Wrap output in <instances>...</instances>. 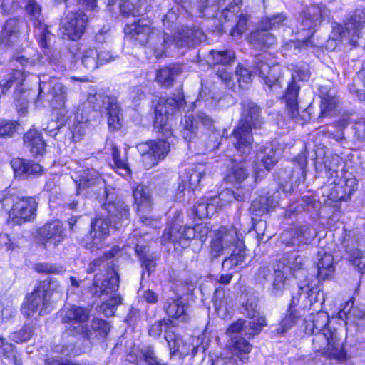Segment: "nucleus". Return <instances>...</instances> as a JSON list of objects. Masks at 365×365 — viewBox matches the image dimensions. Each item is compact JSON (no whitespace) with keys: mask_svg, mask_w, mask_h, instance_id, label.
I'll use <instances>...</instances> for the list:
<instances>
[{"mask_svg":"<svg viewBox=\"0 0 365 365\" xmlns=\"http://www.w3.org/2000/svg\"><path fill=\"white\" fill-rule=\"evenodd\" d=\"M242 108L240 119L232 133V142L236 150L246 156L252 148V130L260 128L263 120L260 108L252 101H242Z\"/></svg>","mask_w":365,"mask_h":365,"instance_id":"f257e3e1","label":"nucleus"},{"mask_svg":"<svg viewBox=\"0 0 365 365\" xmlns=\"http://www.w3.org/2000/svg\"><path fill=\"white\" fill-rule=\"evenodd\" d=\"M232 225L222 226L215 233L211 242L210 255L212 258L221 255L225 249L235 246L232 254L226 258L222 265L228 267L240 265L245 258V246L242 239V234Z\"/></svg>","mask_w":365,"mask_h":365,"instance_id":"f03ea898","label":"nucleus"},{"mask_svg":"<svg viewBox=\"0 0 365 365\" xmlns=\"http://www.w3.org/2000/svg\"><path fill=\"white\" fill-rule=\"evenodd\" d=\"M327 15V9L319 5H311L300 15L299 21L302 31H306L304 38L290 40L283 46L284 51L297 54L302 50H307L316 46L312 40L315 28L322 22V19Z\"/></svg>","mask_w":365,"mask_h":365,"instance_id":"7ed1b4c3","label":"nucleus"},{"mask_svg":"<svg viewBox=\"0 0 365 365\" xmlns=\"http://www.w3.org/2000/svg\"><path fill=\"white\" fill-rule=\"evenodd\" d=\"M290 70L292 73V82L289 83L285 94L284 101L286 105L287 115L289 118L296 123L303 125L310 120V115L307 109H304L301 113L299 111L298 94L299 86L296 83L297 78L300 81H306L309 77V73L307 68H302L299 66L291 65Z\"/></svg>","mask_w":365,"mask_h":365,"instance_id":"20e7f679","label":"nucleus"},{"mask_svg":"<svg viewBox=\"0 0 365 365\" xmlns=\"http://www.w3.org/2000/svg\"><path fill=\"white\" fill-rule=\"evenodd\" d=\"M52 281H42L35 289L27 296L22 307V313L27 317L35 314L40 316L48 314L53 309L51 297L56 286Z\"/></svg>","mask_w":365,"mask_h":365,"instance_id":"39448f33","label":"nucleus"},{"mask_svg":"<svg viewBox=\"0 0 365 365\" xmlns=\"http://www.w3.org/2000/svg\"><path fill=\"white\" fill-rule=\"evenodd\" d=\"M185 104L183 94L178 91L177 94L168 98H159L155 107V120L153 126L158 133H161L167 138L172 135L171 127L168 123L169 114L181 108Z\"/></svg>","mask_w":365,"mask_h":365,"instance_id":"423d86ee","label":"nucleus"},{"mask_svg":"<svg viewBox=\"0 0 365 365\" xmlns=\"http://www.w3.org/2000/svg\"><path fill=\"white\" fill-rule=\"evenodd\" d=\"M25 79V71L16 69L0 81V97L6 95L12 86H15L14 99L17 110L21 115L26 113L29 101L35 96L34 91L22 88Z\"/></svg>","mask_w":365,"mask_h":365,"instance_id":"0eeeda50","label":"nucleus"},{"mask_svg":"<svg viewBox=\"0 0 365 365\" xmlns=\"http://www.w3.org/2000/svg\"><path fill=\"white\" fill-rule=\"evenodd\" d=\"M103 208L108 213V220L113 228L120 230L129 222V210L125 202L111 190L106 189Z\"/></svg>","mask_w":365,"mask_h":365,"instance_id":"6e6552de","label":"nucleus"},{"mask_svg":"<svg viewBox=\"0 0 365 365\" xmlns=\"http://www.w3.org/2000/svg\"><path fill=\"white\" fill-rule=\"evenodd\" d=\"M14 202L9 211V218L16 224H22L34 220L38 207L36 197H25L13 192Z\"/></svg>","mask_w":365,"mask_h":365,"instance_id":"1a4fd4ad","label":"nucleus"},{"mask_svg":"<svg viewBox=\"0 0 365 365\" xmlns=\"http://www.w3.org/2000/svg\"><path fill=\"white\" fill-rule=\"evenodd\" d=\"M365 29V12L356 11L347 20L344 26L336 24L333 29L334 35L338 38H347L353 46H357V41L361 37Z\"/></svg>","mask_w":365,"mask_h":365,"instance_id":"9d476101","label":"nucleus"},{"mask_svg":"<svg viewBox=\"0 0 365 365\" xmlns=\"http://www.w3.org/2000/svg\"><path fill=\"white\" fill-rule=\"evenodd\" d=\"M142 163L147 170L155 166L170 151V143L165 140H150L138 145Z\"/></svg>","mask_w":365,"mask_h":365,"instance_id":"9b49d317","label":"nucleus"},{"mask_svg":"<svg viewBox=\"0 0 365 365\" xmlns=\"http://www.w3.org/2000/svg\"><path fill=\"white\" fill-rule=\"evenodd\" d=\"M281 68L274 64L272 60L267 55L257 56L253 61L252 73L257 75L262 82L269 88L275 84H282Z\"/></svg>","mask_w":365,"mask_h":365,"instance_id":"f8f14e48","label":"nucleus"},{"mask_svg":"<svg viewBox=\"0 0 365 365\" xmlns=\"http://www.w3.org/2000/svg\"><path fill=\"white\" fill-rule=\"evenodd\" d=\"M105 266L107 267L108 270L104 279L101 280L96 275L90 287V293L94 297L99 298L102 295L111 294L119 288L120 276L113 262H108Z\"/></svg>","mask_w":365,"mask_h":365,"instance_id":"ddd939ff","label":"nucleus"},{"mask_svg":"<svg viewBox=\"0 0 365 365\" xmlns=\"http://www.w3.org/2000/svg\"><path fill=\"white\" fill-rule=\"evenodd\" d=\"M38 240L46 250L55 249L66 237L61 222L53 220L45 224L37 230Z\"/></svg>","mask_w":365,"mask_h":365,"instance_id":"4468645a","label":"nucleus"},{"mask_svg":"<svg viewBox=\"0 0 365 365\" xmlns=\"http://www.w3.org/2000/svg\"><path fill=\"white\" fill-rule=\"evenodd\" d=\"M61 322L63 323H72L77 324L73 327V334H79L88 337L90 331L83 324L87 322L90 317V309L80 306L71 305L64 307L61 311Z\"/></svg>","mask_w":365,"mask_h":365,"instance_id":"2eb2a0df","label":"nucleus"},{"mask_svg":"<svg viewBox=\"0 0 365 365\" xmlns=\"http://www.w3.org/2000/svg\"><path fill=\"white\" fill-rule=\"evenodd\" d=\"M235 59V53L232 50H210L205 56V61L209 66L222 65L225 68L218 69L216 75L222 82L228 83L231 81L232 73L228 71L227 67L234 63Z\"/></svg>","mask_w":365,"mask_h":365,"instance_id":"dca6fc26","label":"nucleus"},{"mask_svg":"<svg viewBox=\"0 0 365 365\" xmlns=\"http://www.w3.org/2000/svg\"><path fill=\"white\" fill-rule=\"evenodd\" d=\"M87 16L82 11L71 12L61 20L63 38L76 41L83 36L87 23Z\"/></svg>","mask_w":365,"mask_h":365,"instance_id":"f3484780","label":"nucleus"},{"mask_svg":"<svg viewBox=\"0 0 365 365\" xmlns=\"http://www.w3.org/2000/svg\"><path fill=\"white\" fill-rule=\"evenodd\" d=\"M88 235L81 241V244L86 249H99L103 241L109 236L110 225L103 217H96L92 220Z\"/></svg>","mask_w":365,"mask_h":365,"instance_id":"a211bd4d","label":"nucleus"},{"mask_svg":"<svg viewBox=\"0 0 365 365\" xmlns=\"http://www.w3.org/2000/svg\"><path fill=\"white\" fill-rule=\"evenodd\" d=\"M82 66L89 71H93L100 66L113 60L112 55L108 51H98L93 47H80L78 56Z\"/></svg>","mask_w":365,"mask_h":365,"instance_id":"6ab92c4d","label":"nucleus"},{"mask_svg":"<svg viewBox=\"0 0 365 365\" xmlns=\"http://www.w3.org/2000/svg\"><path fill=\"white\" fill-rule=\"evenodd\" d=\"M198 123L210 130L214 125V120L207 115L203 113H198L195 117L185 116L182 121V135L185 140L189 142L193 141L197 138Z\"/></svg>","mask_w":365,"mask_h":365,"instance_id":"aec40b11","label":"nucleus"},{"mask_svg":"<svg viewBox=\"0 0 365 365\" xmlns=\"http://www.w3.org/2000/svg\"><path fill=\"white\" fill-rule=\"evenodd\" d=\"M313 280L312 279H306L300 280L298 282V291L293 294L289 308L296 309V307L300 305L302 309H306L312 306L316 300L314 294L315 293L314 287L312 286Z\"/></svg>","mask_w":365,"mask_h":365,"instance_id":"412c9836","label":"nucleus"},{"mask_svg":"<svg viewBox=\"0 0 365 365\" xmlns=\"http://www.w3.org/2000/svg\"><path fill=\"white\" fill-rule=\"evenodd\" d=\"M312 334V346L316 352L331 355L332 351L336 350L339 346L335 329H324L322 332Z\"/></svg>","mask_w":365,"mask_h":365,"instance_id":"4be33fe9","label":"nucleus"},{"mask_svg":"<svg viewBox=\"0 0 365 365\" xmlns=\"http://www.w3.org/2000/svg\"><path fill=\"white\" fill-rule=\"evenodd\" d=\"M171 324V321L168 319L164 318L156 321L152 324L148 329V334L153 339H158L163 331L165 332V339L171 352H176L178 351L182 340L176 336L173 332L168 331Z\"/></svg>","mask_w":365,"mask_h":365,"instance_id":"5701e85b","label":"nucleus"},{"mask_svg":"<svg viewBox=\"0 0 365 365\" xmlns=\"http://www.w3.org/2000/svg\"><path fill=\"white\" fill-rule=\"evenodd\" d=\"M317 235L316 231L309 225H301L293 230L284 232L282 241L287 245L298 246L309 244Z\"/></svg>","mask_w":365,"mask_h":365,"instance_id":"b1692460","label":"nucleus"},{"mask_svg":"<svg viewBox=\"0 0 365 365\" xmlns=\"http://www.w3.org/2000/svg\"><path fill=\"white\" fill-rule=\"evenodd\" d=\"M146 44V53L153 54L156 58L165 56L168 47L173 41V38L163 31L157 29Z\"/></svg>","mask_w":365,"mask_h":365,"instance_id":"393cba45","label":"nucleus"},{"mask_svg":"<svg viewBox=\"0 0 365 365\" xmlns=\"http://www.w3.org/2000/svg\"><path fill=\"white\" fill-rule=\"evenodd\" d=\"M278 157L272 145L262 147L257 154L254 170L256 178L263 176L264 171H269L277 163Z\"/></svg>","mask_w":365,"mask_h":365,"instance_id":"a878e982","label":"nucleus"},{"mask_svg":"<svg viewBox=\"0 0 365 365\" xmlns=\"http://www.w3.org/2000/svg\"><path fill=\"white\" fill-rule=\"evenodd\" d=\"M193 230L192 227L173 226L165 228L162 236L163 242H171L173 243H178L185 247L188 245L189 242L193 238Z\"/></svg>","mask_w":365,"mask_h":365,"instance_id":"bb28decb","label":"nucleus"},{"mask_svg":"<svg viewBox=\"0 0 365 365\" xmlns=\"http://www.w3.org/2000/svg\"><path fill=\"white\" fill-rule=\"evenodd\" d=\"M157 29L152 27L147 21L140 19L128 26L125 32L132 39L138 41L140 45L146 46L150 37L153 35V31H155Z\"/></svg>","mask_w":365,"mask_h":365,"instance_id":"cd10ccee","label":"nucleus"},{"mask_svg":"<svg viewBox=\"0 0 365 365\" xmlns=\"http://www.w3.org/2000/svg\"><path fill=\"white\" fill-rule=\"evenodd\" d=\"M11 164L16 175L22 178L38 175L42 172L41 165L30 160L15 158Z\"/></svg>","mask_w":365,"mask_h":365,"instance_id":"c85d7f7f","label":"nucleus"},{"mask_svg":"<svg viewBox=\"0 0 365 365\" xmlns=\"http://www.w3.org/2000/svg\"><path fill=\"white\" fill-rule=\"evenodd\" d=\"M281 267L286 266L285 270L291 272L292 274L299 280H302V277L308 279L306 276L307 272L303 269L304 258L300 255L289 254L284 256L278 263Z\"/></svg>","mask_w":365,"mask_h":365,"instance_id":"c756f323","label":"nucleus"},{"mask_svg":"<svg viewBox=\"0 0 365 365\" xmlns=\"http://www.w3.org/2000/svg\"><path fill=\"white\" fill-rule=\"evenodd\" d=\"M207 39L206 34L199 27L187 28L177 37V44L180 46H194Z\"/></svg>","mask_w":365,"mask_h":365,"instance_id":"7c9ffc66","label":"nucleus"},{"mask_svg":"<svg viewBox=\"0 0 365 365\" xmlns=\"http://www.w3.org/2000/svg\"><path fill=\"white\" fill-rule=\"evenodd\" d=\"M21 23V21L16 18H11L6 21L0 34L1 45L4 47L14 45L18 38Z\"/></svg>","mask_w":365,"mask_h":365,"instance_id":"2f4dec72","label":"nucleus"},{"mask_svg":"<svg viewBox=\"0 0 365 365\" xmlns=\"http://www.w3.org/2000/svg\"><path fill=\"white\" fill-rule=\"evenodd\" d=\"M277 197L275 194L267 193L254 200L250 207V212L255 216H262L267 213L278 205Z\"/></svg>","mask_w":365,"mask_h":365,"instance_id":"473e14b6","label":"nucleus"},{"mask_svg":"<svg viewBox=\"0 0 365 365\" xmlns=\"http://www.w3.org/2000/svg\"><path fill=\"white\" fill-rule=\"evenodd\" d=\"M268 29H264L261 27L257 31L252 32L249 39L252 46L257 49L263 51L272 47L277 42L276 37Z\"/></svg>","mask_w":365,"mask_h":365,"instance_id":"72a5a7b5","label":"nucleus"},{"mask_svg":"<svg viewBox=\"0 0 365 365\" xmlns=\"http://www.w3.org/2000/svg\"><path fill=\"white\" fill-rule=\"evenodd\" d=\"M24 145L34 156L43 155L46 149L41 133L35 129L29 130L24 134Z\"/></svg>","mask_w":365,"mask_h":365,"instance_id":"f704fd0d","label":"nucleus"},{"mask_svg":"<svg viewBox=\"0 0 365 365\" xmlns=\"http://www.w3.org/2000/svg\"><path fill=\"white\" fill-rule=\"evenodd\" d=\"M77 186V192L81 190L92 188L101 182L99 173L93 168H87L78 171L77 179L75 180Z\"/></svg>","mask_w":365,"mask_h":365,"instance_id":"c9c22d12","label":"nucleus"},{"mask_svg":"<svg viewBox=\"0 0 365 365\" xmlns=\"http://www.w3.org/2000/svg\"><path fill=\"white\" fill-rule=\"evenodd\" d=\"M286 266L281 267L277 265V269H274V279L272 286L269 289L270 294L274 297H280L283 292L287 289L289 286V279L287 277V270H285Z\"/></svg>","mask_w":365,"mask_h":365,"instance_id":"e433bc0d","label":"nucleus"},{"mask_svg":"<svg viewBox=\"0 0 365 365\" xmlns=\"http://www.w3.org/2000/svg\"><path fill=\"white\" fill-rule=\"evenodd\" d=\"M317 267L319 280L330 279L335 271L333 256L324 251L319 252Z\"/></svg>","mask_w":365,"mask_h":365,"instance_id":"4c0bfd02","label":"nucleus"},{"mask_svg":"<svg viewBox=\"0 0 365 365\" xmlns=\"http://www.w3.org/2000/svg\"><path fill=\"white\" fill-rule=\"evenodd\" d=\"M319 92L322 100L320 105L321 115L326 116L336 108L339 101L336 96L335 91L327 86H320Z\"/></svg>","mask_w":365,"mask_h":365,"instance_id":"58836bf2","label":"nucleus"},{"mask_svg":"<svg viewBox=\"0 0 365 365\" xmlns=\"http://www.w3.org/2000/svg\"><path fill=\"white\" fill-rule=\"evenodd\" d=\"M247 193L242 189H237L235 191L231 189H225L217 196L212 197V201L217 208L223 207L233 201L242 202L246 199Z\"/></svg>","mask_w":365,"mask_h":365,"instance_id":"ea45409f","label":"nucleus"},{"mask_svg":"<svg viewBox=\"0 0 365 365\" xmlns=\"http://www.w3.org/2000/svg\"><path fill=\"white\" fill-rule=\"evenodd\" d=\"M207 168L204 163L192 164L185 171L183 178L188 182L189 188L196 190L201 180L205 176Z\"/></svg>","mask_w":365,"mask_h":365,"instance_id":"a19ab883","label":"nucleus"},{"mask_svg":"<svg viewBox=\"0 0 365 365\" xmlns=\"http://www.w3.org/2000/svg\"><path fill=\"white\" fill-rule=\"evenodd\" d=\"M182 72L180 66L173 65L157 71L155 79L161 86L169 88L173 85L175 78Z\"/></svg>","mask_w":365,"mask_h":365,"instance_id":"79ce46f5","label":"nucleus"},{"mask_svg":"<svg viewBox=\"0 0 365 365\" xmlns=\"http://www.w3.org/2000/svg\"><path fill=\"white\" fill-rule=\"evenodd\" d=\"M112 100H117L115 96L105 95L101 92L90 93L88 95L86 103L93 110L101 111L106 110L107 106H110Z\"/></svg>","mask_w":365,"mask_h":365,"instance_id":"37998d69","label":"nucleus"},{"mask_svg":"<svg viewBox=\"0 0 365 365\" xmlns=\"http://www.w3.org/2000/svg\"><path fill=\"white\" fill-rule=\"evenodd\" d=\"M135 202L138 205V211L150 210L152 200L149 189L142 185H138L133 191Z\"/></svg>","mask_w":365,"mask_h":365,"instance_id":"c03bdc74","label":"nucleus"},{"mask_svg":"<svg viewBox=\"0 0 365 365\" xmlns=\"http://www.w3.org/2000/svg\"><path fill=\"white\" fill-rule=\"evenodd\" d=\"M49 92L53 96V101L56 103V107H63L68 97L67 88L57 79L52 78L49 83Z\"/></svg>","mask_w":365,"mask_h":365,"instance_id":"a18cd8bd","label":"nucleus"},{"mask_svg":"<svg viewBox=\"0 0 365 365\" xmlns=\"http://www.w3.org/2000/svg\"><path fill=\"white\" fill-rule=\"evenodd\" d=\"M249 176L248 164L245 161H240L231 168L226 179L232 184H240Z\"/></svg>","mask_w":365,"mask_h":365,"instance_id":"49530a36","label":"nucleus"},{"mask_svg":"<svg viewBox=\"0 0 365 365\" xmlns=\"http://www.w3.org/2000/svg\"><path fill=\"white\" fill-rule=\"evenodd\" d=\"M349 91L355 94L361 101H365V63L349 85Z\"/></svg>","mask_w":365,"mask_h":365,"instance_id":"de8ad7c7","label":"nucleus"},{"mask_svg":"<svg viewBox=\"0 0 365 365\" xmlns=\"http://www.w3.org/2000/svg\"><path fill=\"white\" fill-rule=\"evenodd\" d=\"M214 305L217 313L221 317H226L230 309V299L225 295L224 289H216L213 297Z\"/></svg>","mask_w":365,"mask_h":365,"instance_id":"09e8293b","label":"nucleus"},{"mask_svg":"<svg viewBox=\"0 0 365 365\" xmlns=\"http://www.w3.org/2000/svg\"><path fill=\"white\" fill-rule=\"evenodd\" d=\"M106 146L111 150V155L114 163V168L116 172L120 175L125 176L130 173V169L125 158H120L119 156V150L113 142H107Z\"/></svg>","mask_w":365,"mask_h":365,"instance_id":"8fccbe9b","label":"nucleus"},{"mask_svg":"<svg viewBox=\"0 0 365 365\" xmlns=\"http://www.w3.org/2000/svg\"><path fill=\"white\" fill-rule=\"evenodd\" d=\"M164 310L166 314L173 318H185V304L182 298H169L165 303Z\"/></svg>","mask_w":365,"mask_h":365,"instance_id":"3c124183","label":"nucleus"},{"mask_svg":"<svg viewBox=\"0 0 365 365\" xmlns=\"http://www.w3.org/2000/svg\"><path fill=\"white\" fill-rule=\"evenodd\" d=\"M329 321V317L325 312H318L314 316L312 321L307 323L305 331L307 334H314L315 332H322L324 329H331L327 327Z\"/></svg>","mask_w":365,"mask_h":365,"instance_id":"603ef678","label":"nucleus"},{"mask_svg":"<svg viewBox=\"0 0 365 365\" xmlns=\"http://www.w3.org/2000/svg\"><path fill=\"white\" fill-rule=\"evenodd\" d=\"M215 204L210 199H200L193 207V211L195 215L199 219L205 217H210L217 212Z\"/></svg>","mask_w":365,"mask_h":365,"instance_id":"864d4df0","label":"nucleus"},{"mask_svg":"<svg viewBox=\"0 0 365 365\" xmlns=\"http://www.w3.org/2000/svg\"><path fill=\"white\" fill-rule=\"evenodd\" d=\"M339 318L356 322V319H361L365 317V312L356 307H354L352 299L346 302L344 307L339 313Z\"/></svg>","mask_w":365,"mask_h":365,"instance_id":"5fc2aeb1","label":"nucleus"},{"mask_svg":"<svg viewBox=\"0 0 365 365\" xmlns=\"http://www.w3.org/2000/svg\"><path fill=\"white\" fill-rule=\"evenodd\" d=\"M135 250L140 257L142 267L147 270L148 275H150L155 269L156 258L148 253L146 246L137 244Z\"/></svg>","mask_w":365,"mask_h":365,"instance_id":"6e6d98bb","label":"nucleus"},{"mask_svg":"<svg viewBox=\"0 0 365 365\" xmlns=\"http://www.w3.org/2000/svg\"><path fill=\"white\" fill-rule=\"evenodd\" d=\"M288 18L284 13H279L270 17L264 18L259 24V27L264 29L273 30L287 26Z\"/></svg>","mask_w":365,"mask_h":365,"instance_id":"4d7b16f0","label":"nucleus"},{"mask_svg":"<svg viewBox=\"0 0 365 365\" xmlns=\"http://www.w3.org/2000/svg\"><path fill=\"white\" fill-rule=\"evenodd\" d=\"M110 106H107L108 125L110 129L116 130L120 128V106L117 100H112Z\"/></svg>","mask_w":365,"mask_h":365,"instance_id":"13d9d810","label":"nucleus"},{"mask_svg":"<svg viewBox=\"0 0 365 365\" xmlns=\"http://www.w3.org/2000/svg\"><path fill=\"white\" fill-rule=\"evenodd\" d=\"M343 160L338 155L327 156L324 160V167L329 178L338 177L339 171L343 172Z\"/></svg>","mask_w":365,"mask_h":365,"instance_id":"bf43d9fd","label":"nucleus"},{"mask_svg":"<svg viewBox=\"0 0 365 365\" xmlns=\"http://www.w3.org/2000/svg\"><path fill=\"white\" fill-rule=\"evenodd\" d=\"M252 345L245 339L240 338L237 339L233 344L232 352L242 363H247Z\"/></svg>","mask_w":365,"mask_h":365,"instance_id":"052dcab7","label":"nucleus"},{"mask_svg":"<svg viewBox=\"0 0 365 365\" xmlns=\"http://www.w3.org/2000/svg\"><path fill=\"white\" fill-rule=\"evenodd\" d=\"M123 299L120 294L112 295L107 301L103 302L99 307V312L106 317L114 315L117 307L122 304Z\"/></svg>","mask_w":365,"mask_h":365,"instance_id":"680f3d73","label":"nucleus"},{"mask_svg":"<svg viewBox=\"0 0 365 365\" xmlns=\"http://www.w3.org/2000/svg\"><path fill=\"white\" fill-rule=\"evenodd\" d=\"M299 319V314L297 309L288 308L286 315L282 319L279 327L276 329L277 334H283L287 329L294 326Z\"/></svg>","mask_w":365,"mask_h":365,"instance_id":"e2e57ef3","label":"nucleus"},{"mask_svg":"<svg viewBox=\"0 0 365 365\" xmlns=\"http://www.w3.org/2000/svg\"><path fill=\"white\" fill-rule=\"evenodd\" d=\"M26 11L29 16L31 21L34 22V26H41L43 19L41 14V6L35 0H29L26 5Z\"/></svg>","mask_w":365,"mask_h":365,"instance_id":"0e129e2a","label":"nucleus"},{"mask_svg":"<svg viewBox=\"0 0 365 365\" xmlns=\"http://www.w3.org/2000/svg\"><path fill=\"white\" fill-rule=\"evenodd\" d=\"M307 160L305 155H299L297 156L294 161V168L292 169V173L289 176V180H299L300 178H304L305 168L307 167Z\"/></svg>","mask_w":365,"mask_h":365,"instance_id":"69168bd1","label":"nucleus"},{"mask_svg":"<svg viewBox=\"0 0 365 365\" xmlns=\"http://www.w3.org/2000/svg\"><path fill=\"white\" fill-rule=\"evenodd\" d=\"M120 250L118 247H113L109 251L106 252L101 257L96 259L89 264L88 272L92 273L95 272L97 266H101L106 262L107 263L109 259L114 258Z\"/></svg>","mask_w":365,"mask_h":365,"instance_id":"338daca9","label":"nucleus"},{"mask_svg":"<svg viewBox=\"0 0 365 365\" xmlns=\"http://www.w3.org/2000/svg\"><path fill=\"white\" fill-rule=\"evenodd\" d=\"M252 321L247 322V331H245L246 335L254 336L259 334L262 327L267 325L266 319L264 316H259L252 319Z\"/></svg>","mask_w":365,"mask_h":365,"instance_id":"774afa93","label":"nucleus"}]
</instances>
